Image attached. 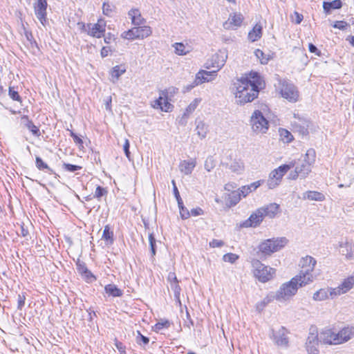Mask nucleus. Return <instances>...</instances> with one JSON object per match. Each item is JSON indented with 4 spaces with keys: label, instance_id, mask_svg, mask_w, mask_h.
<instances>
[{
    "label": "nucleus",
    "instance_id": "obj_1",
    "mask_svg": "<svg viewBox=\"0 0 354 354\" xmlns=\"http://www.w3.org/2000/svg\"><path fill=\"white\" fill-rule=\"evenodd\" d=\"M263 80L257 72H251L248 77L237 79L232 87L236 103L243 105L258 97Z\"/></svg>",
    "mask_w": 354,
    "mask_h": 354
},
{
    "label": "nucleus",
    "instance_id": "obj_2",
    "mask_svg": "<svg viewBox=\"0 0 354 354\" xmlns=\"http://www.w3.org/2000/svg\"><path fill=\"white\" fill-rule=\"evenodd\" d=\"M316 153L313 149L307 150L304 159L293 160L288 164H294V171L289 174V178L296 180L298 178H306L311 172L312 165L315 162Z\"/></svg>",
    "mask_w": 354,
    "mask_h": 354
},
{
    "label": "nucleus",
    "instance_id": "obj_3",
    "mask_svg": "<svg viewBox=\"0 0 354 354\" xmlns=\"http://www.w3.org/2000/svg\"><path fill=\"white\" fill-rule=\"evenodd\" d=\"M316 263L317 261L311 256L307 255L301 259L299 261L301 270L299 274L296 275L301 279L300 286H305L314 281L315 277L313 276L312 272L314 270Z\"/></svg>",
    "mask_w": 354,
    "mask_h": 354
},
{
    "label": "nucleus",
    "instance_id": "obj_4",
    "mask_svg": "<svg viewBox=\"0 0 354 354\" xmlns=\"http://www.w3.org/2000/svg\"><path fill=\"white\" fill-rule=\"evenodd\" d=\"M300 283L301 279L294 277L290 281L280 286L279 289L274 293V297L280 302L289 300L296 295L299 287H301Z\"/></svg>",
    "mask_w": 354,
    "mask_h": 354
},
{
    "label": "nucleus",
    "instance_id": "obj_5",
    "mask_svg": "<svg viewBox=\"0 0 354 354\" xmlns=\"http://www.w3.org/2000/svg\"><path fill=\"white\" fill-rule=\"evenodd\" d=\"M288 243L285 237L266 239L259 245V250L263 256H270L282 249Z\"/></svg>",
    "mask_w": 354,
    "mask_h": 354
},
{
    "label": "nucleus",
    "instance_id": "obj_6",
    "mask_svg": "<svg viewBox=\"0 0 354 354\" xmlns=\"http://www.w3.org/2000/svg\"><path fill=\"white\" fill-rule=\"evenodd\" d=\"M254 277L262 283L272 279L275 274V270L263 264L259 260L254 259L252 261Z\"/></svg>",
    "mask_w": 354,
    "mask_h": 354
},
{
    "label": "nucleus",
    "instance_id": "obj_7",
    "mask_svg": "<svg viewBox=\"0 0 354 354\" xmlns=\"http://www.w3.org/2000/svg\"><path fill=\"white\" fill-rule=\"evenodd\" d=\"M279 90L281 96L290 102H296L299 99V91L297 87L286 80H278Z\"/></svg>",
    "mask_w": 354,
    "mask_h": 354
},
{
    "label": "nucleus",
    "instance_id": "obj_8",
    "mask_svg": "<svg viewBox=\"0 0 354 354\" xmlns=\"http://www.w3.org/2000/svg\"><path fill=\"white\" fill-rule=\"evenodd\" d=\"M252 129L256 133H266L269 129V122L259 110H255L250 118Z\"/></svg>",
    "mask_w": 354,
    "mask_h": 354
},
{
    "label": "nucleus",
    "instance_id": "obj_9",
    "mask_svg": "<svg viewBox=\"0 0 354 354\" xmlns=\"http://www.w3.org/2000/svg\"><path fill=\"white\" fill-rule=\"evenodd\" d=\"M294 164H284L274 169L269 175L267 185L269 189H274L279 185L285 174L293 167Z\"/></svg>",
    "mask_w": 354,
    "mask_h": 354
},
{
    "label": "nucleus",
    "instance_id": "obj_10",
    "mask_svg": "<svg viewBox=\"0 0 354 354\" xmlns=\"http://www.w3.org/2000/svg\"><path fill=\"white\" fill-rule=\"evenodd\" d=\"M152 30L150 26H144L134 27L127 31H124L122 34V37L129 40L135 39H144L150 36Z\"/></svg>",
    "mask_w": 354,
    "mask_h": 354
},
{
    "label": "nucleus",
    "instance_id": "obj_11",
    "mask_svg": "<svg viewBox=\"0 0 354 354\" xmlns=\"http://www.w3.org/2000/svg\"><path fill=\"white\" fill-rule=\"evenodd\" d=\"M216 71L214 70L212 71H206L204 70L200 71L198 73H196L194 82L192 84L186 86V90L191 91L195 86L203 82H208L212 81L216 76Z\"/></svg>",
    "mask_w": 354,
    "mask_h": 354
},
{
    "label": "nucleus",
    "instance_id": "obj_12",
    "mask_svg": "<svg viewBox=\"0 0 354 354\" xmlns=\"http://www.w3.org/2000/svg\"><path fill=\"white\" fill-rule=\"evenodd\" d=\"M286 333L287 331L286 328L281 326L278 330L271 329L270 337L278 346L286 348L288 346L289 343Z\"/></svg>",
    "mask_w": 354,
    "mask_h": 354
},
{
    "label": "nucleus",
    "instance_id": "obj_13",
    "mask_svg": "<svg viewBox=\"0 0 354 354\" xmlns=\"http://www.w3.org/2000/svg\"><path fill=\"white\" fill-rule=\"evenodd\" d=\"M227 58V55L224 51H219L212 55L211 59L208 60L206 63V68H215L218 72L225 64Z\"/></svg>",
    "mask_w": 354,
    "mask_h": 354
},
{
    "label": "nucleus",
    "instance_id": "obj_14",
    "mask_svg": "<svg viewBox=\"0 0 354 354\" xmlns=\"http://www.w3.org/2000/svg\"><path fill=\"white\" fill-rule=\"evenodd\" d=\"M262 211L264 212L262 209H257L248 219L241 223V227L247 228L256 227L259 226L265 218Z\"/></svg>",
    "mask_w": 354,
    "mask_h": 354
},
{
    "label": "nucleus",
    "instance_id": "obj_15",
    "mask_svg": "<svg viewBox=\"0 0 354 354\" xmlns=\"http://www.w3.org/2000/svg\"><path fill=\"white\" fill-rule=\"evenodd\" d=\"M105 23L102 19L98 20L96 24H88L87 34L93 37L101 38L105 32Z\"/></svg>",
    "mask_w": 354,
    "mask_h": 354
},
{
    "label": "nucleus",
    "instance_id": "obj_16",
    "mask_svg": "<svg viewBox=\"0 0 354 354\" xmlns=\"http://www.w3.org/2000/svg\"><path fill=\"white\" fill-rule=\"evenodd\" d=\"M47 6V0H37L34 6L35 15L43 25L46 21Z\"/></svg>",
    "mask_w": 354,
    "mask_h": 354
},
{
    "label": "nucleus",
    "instance_id": "obj_17",
    "mask_svg": "<svg viewBox=\"0 0 354 354\" xmlns=\"http://www.w3.org/2000/svg\"><path fill=\"white\" fill-rule=\"evenodd\" d=\"M243 20V16L241 13H233L230 15L227 21H225L223 26L226 30L233 29L234 27H239Z\"/></svg>",
    "mask_w": 354,
    "mask_h": 354
},
{
    "label": "nucleus",
    "instance_id": "obj_18",
    "mask_svg": "<svg viewBox=\"0 0 354 354\" xmlns=\"http://www.w3.org/2000/svg\"><path fill=\"white\" fill-rule=\"evenodd\" d=\"M338 335L331 329L325 330L320 334V340L324 344L334 345L339 344V341H338Z\"/></svg>",
    "mask_w": 354,
    "mask_h": 354
},
{
    "label": "nucleus",
    "instance_id": "obj_19",
    "mask_svg": "<svg viewBox=\"0 0 354 354\" xmlns=\"http://www.w3.org/2000/svg\"><path fill=\"white\" fill-rule=\"evenodd\" d=\"M77 270L78 273L87 281L92 282L95 280V276L92 274V272L87 268L86 263L77 260L76 262Z\"/></svg>",
    "mask_w": 354,
    "mask_h": 354
},
{
    "label": "nucleus",
    "instance_id": "obj_20",
    "mask_svg": "<svg viewBox=\"0 0 354 354\" xmlns=\"http://www.w3.org/2000/svg\"><path fill=\"white\" fill-rule=\"evenodd\" d=\"M21 124L28 129L35 136L39 137L41 135L38 127L34 124L32 121L29 119L28 115H23L21 118Z\"/></svg>",
    "mask_w": 354,
    "mask_h": 354
},
{
    "label": "nucleus",
    "instance_id": "obj_21",
    "mask_svg": "<svg viewBox=\"0 0 354 354\" xmlns=\"http://www.w3.org/2000/svg\"><path fill=\"white\" fill-rule=\"evenodd\" d=\"M196 165V160L195 158H191L187 160L181 161L179 165V169L184 174L189 175L192 174Z\"/></svg>",
    "mask_w": 354,
    "mask_h": 354
},
{
    "label": "nucleus",
    "instance_id": "obj_22",
    "mask_svg": "<svg viewBox=\"0 0 354 354\" xmlns=\"http://www.w3.org/2000/svg\"><path fill=\"white\" fill-rule=\"evenodd\" d=\"M338 335V341L339 344L348 342L353 336H354V327L347 326L343 328L341 330L337 333Z\"/></svg>",
    "mask_w": 354,
    "mask_h": 354
},
{
    "label": "nucleus",
    "instance_id": "obj_23",
    "mask_svg": "<svg viewBox=\"0 0 354 354\" xmlns=\"http://www.w3.org/2000/svg\"><path fill=\"white\" fill-rule=\"evenodd\" d=\"M128 15L131 18L132 24L135 26H140L143 24L145 21L140 10L137 8L130 10L128 12Z\"/></svg>",
    "mask_w": 354,
    "mask_h": 354
},
{
    "label": "nucleus",
    "instance_id": "obj_24",
    "mask_svg": "<svg viewBox=\"0 0 354 354\" xmlns=\"http://www.w3.org/2000/svg\"><path fill=\"white\" fill-rule=\"evenodd\" d=\"M319 343V338L317 333L310 332L308 336L306 348L307 352H313V348H317Z\"/></svg>",
    "mask_w": 354,
    "mask_h": 354
},
{
    "label": "nucleus",
    "instance_id": "obj_25",
    "mask_svg": "<svg viewBox=\"0 0 354 354\" xmlns=\"http://www.w3.org/2000/svg\"><path fill=\"white\" fill-rule=\"evenodd\" d=\"M162 95L166 97V94L162 93ZM153 106L156 109H160L162 111L168 112L169 111L171 104L167 101V97L160 96L158 99L155 100Z\"/></svg>",
    "mask_w": 354,
    "mask_h": 354
},
{
    "label": "nucleus",
    "instance_id": "obj_26",
    "mask_svg": "<svg viewBox=\"0 0 354 354\" xmlns=\"http://www.w3.org/2000/svg\"><path fill=\"white\" fill-rule=\"evenodd\" d=\"M264 210L262 211L264 217L268 216L270 218H274L279 212V206L277 203H270L266 206L260 207Z\"/></svg>",
    "mask_w": 354,
    "mask_h": 354
},
{
    "label": "nucleus",
    "instance_id": "obj_27",
    "mask_svg": "<svg viewBox=\"0 0 354 354\" xmlns=\"http://www.w3.org/2000/svg\"><path fill=\"white\" fill-rule=\"evenodd\" d=\"M342 7L341 0H333L332 1H324L323 9L326 14L328 15L332 10L340 9Z\"/></svg>",
    "mask_w": 354,
    "mask_h": 354
},
{
    "label": "nucleus",
    "instance_id": "obj_28",
    "mask_svg": "<svg viewBox=\"0 0 354 354\" xmlns=\"http://www.w3.org/2000/svg\"><path fill=\"white\" fill-rule=\"evenodd\" d=\"M303 198L310 201H323L325 199L324 195L316 191H307L303 194Z\"/></svg>",
    "mask_w": 354,
    "mask_h": 354
},
{
    "label": "nucleus",
    "instance_id": "obj_29",
    "mask_svg": "<svg viewBox=\"0 0 354 354\" xmlns=\"http://www.w3.org/2000/svg\"><path fill=\"white\" fill-rule=\"evenodd\" d=\"M262 36V26L257 24L248 33V39L254 42L259 40Z\"/></svg>",
    "mask_w": 354,
    "mask_h": 354
},
{
    "label": "nucleus",
    "instance_id": "obj_30",
    "mask_svg": "<svg viewBox=\"0 0 354 354\" xmlns=\"http://www.w3.org/2000/svg\"><path fill=\"white\" fill-rule=\"evenodd\" d=\"M102 239L105 241L106 245H112L114 242V234L109 225L104 226Z\"/></svg>",
    "mask_w": 354,
    "mask_h": 354
},
{
    "label": "nucleus",
    "instance_id": "obj_31",
    "mask_svg": "<svg viewBox=\"0 0 354 354\" xmlns=\"http://www.w3.org/2000/svg\"><path fill=\"white\" fill-rule=\"evenodd\" d=\"M104 290L109 295L114 297H121L123 295L122 290L118 288L115 284H108L105 286Z\"/></svg>",
    "mask_w": 354,
    "mask_h": 354
},
{
    "label": "nucleus",
    "instance_id": "obj_32",
    "mask_svg": "<svg viewBox=\"0 0 354 354\" xmlns=\"http://www.w3.org/2000/svg\"><path fill=\"white\" fill-rule=\"evenodd\" d=\"M328 292V288H321L313 294V299L317 301L326 300L329 298Z\"/></svg>",
    "mask_w": 354,
    "mask_h": 354
},
{
    "label": "nucleus",
    "instance_id": "obj_33",
    "mask_svg": "<svg viewBox=\"0 0 354 354\" xmlns=\"http://www.w3.org/2000/svg\"><path fill=\"white\" fill-rule=\"evenodd\" d=\"M232 172L241 174L244 170V164L241 160H234L230 165H227Z\"/></svg>",
    "mask_w": 354,
    "mask_h": 354
},
{
    "label": "nucleus",
    "instance_id": "obj_34",
    "mask_svg": "<svg viewBox=\"0 0 354 354\" xmlns=\"http://www.w3.org/2000/svg\"><path fill=\"white\" fill-rule=\"evenodd\" d=\"M274 299H275V297H274V293H270L267 297H266L262 301L257 304V310L259 313L263 311L265 307Z\"/></svg>",
    "mask_w": 354,
    "mask_h": 354
},
{
    "label": "nucleus",
    "instance_id": "obj_35",
    "mask_svg": "<svg viewBox=\"0 0 354 354\" xmlns=\"http://www.w3.org/2000/svg\"><path fill=\"white\" fill-rule=\"evenodd\" d=\"M292 127L296 131L302 136H307L308 134L309 124L308 122H303L301 124H292Z\"/></svg>",
    "mask_w": 354,
    "mask_h": 354
},
{
    "label": "nucleus",
    "instance_id": "obj_36",
    "mask_svg": "<svg viewBox=\"0 0 354 354\" xmlns=\"http://www.w3.org/2000/svg\"><path fill=\"white\" fill-rule=\"evenodd\" d=\"M339 286L345 293L349 291L354 286V276H350L345 279Z\"/></svg>",
    "mask_w": 354,
    "mask_h": 354
},
{
    "label": "nucleus",
    "instance_id": "obj_37",
    "mask_svg": "<svg viewBox=\"0 0 354 354\" xmlns=\"http://www.w3.org/2000/svg\"><path fill=\"white\" fill-rule=\"evenodd\" d=\"M241 198V192L236 190L231 192V194L228 195L227 201L230 206H234L240 201Z\"/></svg>",
    "mask_w": 354,
    "mask_h": 354
},
{
    "label": "nucleus",
    "instance_id": "obj_38",
    "mask_svg": "<svg viewBox=\"0 0 354 354\" xmlns=\"http://www.w3.org/2000/svg\"><path fill=\"white\" fill-rule=\"evenodd\" d=\"M196 130L197 131L198 136L201 139H203L207 136V133L208 131V128H207V126L203 121H199L197 123Z\"/></svg>",
    "mask_w": 354,
    "mask_h": 354
},
{
    "label": "nucleus",
    "instance_id": "obj_39",
    "mask_svg": "<svg viewBox=\"0 0 354 354\" xmlns=\"http://www.w3.org/2000/svg\"><path fill=\"white\" fill-rule=\"evenodd\" d=\"M175 53L178 55H185L189 53V47L186 46L183 43H175L174 45Z\"/></svg>",
    "mask_w": 354,
    "mask_h": 354
},
{
    "label": "nucleus",
    "instance_id": "obj_40",
    "mask_svg": "<svg viewBox=\"0 0 354 354\" xmlns=\"http://www.w3.org/2000/svg\"><path fill=\"white\" fill-rule=\"evenodd\" d=\"M254 55L257 59L260 60L261 64H267L268 62L272 59L270 55H266L261 50L257 49L254 51Z\"/></svg>",
    "mask_w": 354,
    "mask_h": 354
},
{
    "label": "nucleus",
    "instance_id": "obj_41",
    "mask_svg": "<svg viewBox=\"0 0 354 354\" xmlns=\"http://www.w3.org/2000/svg\"><path fill=\"white\" fill-rule=\"evenodd\" d=\"M178 281L175 282H171L170 286L171 290L174 292V296L175 298V300L179 304V305H181L180 299V291L181 288L178 284Z\"/></svg>",
    "mask_w": 354,
    "mask_h": 354
},
{
    "label": "nucleus",
    "instance_id": "obj_42",
    "mask_svg": "<svg viewBox=\"0 0 354 354\" xmlns=\"http://www.w3.org/2000/svg\"><path fill=\"white\" fill-rule=\"evenodd\" d=\"M279 136L283 142L289 143L294 139L292 133L285 129H279Z\"/></svg>",
    "mask_w": 354,
    "mask_h": 354
},
{
    "label": "nucleus",
    "instance_id": "obj_43",
    "mask_svg": "<svg viewBox=\"0 0 354 354\" xmlns=\"http://www.w3.org/2000/svg\"><path fill=\"white\" fill-rule=\"evenodd\" d=\"M35 163H36V167L38 168V169H39V170L47 169L48 171L50 174H55L54 171L51 168H50L48 167V165L46 162H44L40 157H39V156L36 157Z\"/></svg>",
    "mask_w": 354,
    "mask_h": 354
},
{
    "label": "nucleus",
    "instance_id": "obj_44",
    "mask_svg": "<svg viewBox=\"0 0 354 354\" xmlns=\"http://www.w3.org/2000/svg\"><path fill=\"white\" fill-rule=\"evenodd\" d=\"M115 6L109 2H104L102 5V12L107 17H111L115 12Z\"/></svg>",
    "mask_w": 354,
    "mask_h": 354
},
{
    "label": "nucleus",
    "instance_id": "obj_45",
    "mask_svg": "<svg viewBox=\"0 0 354 354\" xmlns=\"http://www.w3.org/2000/svg\"><path fill=\"white\" fill-rule=\"evenodd\" d=\"M125 71L126 69L124 68H122L120 66H115L111 70V76L117 80Z\"/></svg>",
    "mask_w": 354,
    "mask_h": 354
},
{
    "label": "nucleus",
    "instance_id": "obj_46",
    "mask_svg": "<svg viewBox=\"0 0 354 354\" xmlns=\"http://www.w3.org/2000/svg\"><path fill=\"white\" fill-rule=\"evenodd\" d=\"M200 102H201V99H198V98L194 99L186 108L185 112L189 115H191L194 111V110L196 109V107L198 106Z\"/></svg>",
    "mask_w": 354,
    "mask_h": 354
},
{
    "label": "nucleus",
    "instance_id": "obj_47",
    "mask_svg": "<svg viewBox=\"0 0 354 354\" xmlns=\"http://www.w3.org/2000/svg\"><path fill=\"white\" fill-rule=\"evenodd\" d=\"M215 160L212 156H209L205 161L204 167L207 171H211L215 167Z\"/></svg>",
    "mask_w": 354,
    "mask_h": 354
},
{
    "label": "nucleus",
    "instance_id": "obj_48",
    "mask_svg": "<svg viewBox=\"0 0 354 354\" xmlns=\"http://www.w3.org/2000/svg\"><path fill=\"white\" fill-rule=\"evenodd\" d=\"M107 194H108L107 189L106 188L99 185L96 187L93 197L100 200L101 197H102L104 196H106Z\"/></svg>",
    "mask_w": 354,
    "mask_h": 354
},
{
    "label": "nucleus",
    "instance_id": "obj_49",
    "mask_svg": "<svg viewBox=\"0 0 354 354\" xmlns=\"http://www.w3.org/2000/svg\"><path fill=\"white\" fill-rule=\"evenodd\" d=\"M332 26L340 30H346L348 28L350 27V25L345 21H335Z\"/></svg>",
    "mask_w": 354,
    "mask_h": 354
},
{
    "label": "nucleus",
    "instance_id": "obj_50",
    "mask_svg": "<svg viewBox=\"0 0 354 354\" xmlns=\"http://www.w3.org/2000/svg\"><path fill=\"white\" fill-rule=\"evenodd\" d=\"M341 287L339 286H337V288H328V294H329V297H330L332 299H333L334 297H337V296H339V295H341L342 294H344L345 292L343 291V290L340 289Z\"/></svg>",
    "mask_w": 354,
    "mask_h": 354
},
{
    "label": "nucleus",
    "instance_id": "obj_51",
    "mask_svg": "<svg viewBox=\"0 0 354 354\" xmlns=\"http://www.w3.org/2000/svg\"><path fill=\"white\" fill-rule=\"evenodd\" d=\"M149 245H150L151 255L153 257L156 255V239H155L153 233L149 234Z\"/></svg>",
    "mask_w": 354,
    "mask_h": 354
},
{
    "label": "nucleus",
    "instance_id": "obj_52",
    "mask_svg": "<svg viewBox=\"0 0 354 354\" xmlns=\"http://www.w3.org/2000/svg\"><path fill=\"white\" fill-rule=\"evenodd\" d=\"M239 259V256L234 253H227L223 255V260L225 262L234 263Z\"/></svg>",
    "mask_w": 354,
    "mask_h": 354
},
{
    "label": "nucleus",
    "instance_id": "obj_53",
    "mask_svg": "<svg viewBox=\"0 0 354 354\" xmlns=\"http://www.w3.org/2000/svg\"><path fill=\"white\" fill-rule=\"evenodd\" d=\"M24 35L27 39V41L30 43L31 47L36 46L37 47V44L36 41L34 39L33 35L32 32L29 30H24Z\"/></svg>",
    "mask_w": 354,
    "mask_h": 354
},
{
    "label": "nucleus",
    "instance_id": "obj_54",
    "mask_svg": "<svg viewBox=\"0 0 354 354\" xmlns=\"http://www.w3.org/2000/svg\"><path fill=\"white\" fill-rule=\"evenodd\" d=\"M63 169L67 171L75 172L77 170H80L82 169V167L76 165H72L70 163H64Z\"/></svg>",
    "mask_w": 354,
    "mask_h": 354
},
{
    "label": "nucleus",
    "instance_id": "obj_55",
    "mask_svg": "<svg viewBox=\"0 0 354 354\" xmlns=\"http://www.w3.org/2000/svg\"><path fill=\"white\" fill-rule=\"evenodd\" d=\"M8 95L12 100L17 102H21V97L18 91H15L12 87H9Z\"/></svg>",
    "mask_w": 354,
    "mask_h": 354
},
{
    "label": "nucleus",
    "instance_id": "obj_56",
    "mask_svg": "<svg viewBox=\"0 0 354 354\" xmlns=\"http://www.w3.org/2000/svg\"><path fill=\"white\" fill-rule=\"evenodd\" d=\"M136 342L138 344H141V342H142L144 345H147L149 342V337L142 335L140 331H138V336L136 337Z\"/></svg>",
    "mask_w": 354,
    "mask_h": 354
},
{
    "label": "nucleus",
    "instance_id": "obj_57",
    "mask_svg": "<svg viewBox=\"0 0 354 354\" xmlns=\"http://www.w3.org/2000/svg\"><path fill=\"white\" fill-rule=\"evenodd\" d=\"M170 326V322L168 320H164L158 322L156 325L155 327L157 330H161L164 328H168Z\"/></svg>",
    "mask_w": 354,
    "mask_h": 354
},
{
    "label": "nucleus",
    "instance_id": "obj_58",
    "mask_svg": "<svg viewBox=\"0 0 354 354\" xmlns=\"http://www.w3.org/2000/svg\"><path fill=\"white\" fill-rule=\"evenodd\" d=\"M189 115H190L184 112L183 115L177 119L178 124L180 126H185L187 124V119L189 118Z\"/></svg>",
    "mask_w": 354,
    "mask_h": 354
},
{
    "label": "nucleus",
    "instance_id": "obj_59",
    "mask_svg": "<svg viewBox=\"0 0 354 354\" xmlns=\"http://www.w3.org/2000/svg\"><path fill=\"white\" fill-rule=\"evenodd\" d=\"M70 131V136L73 138V141L77 145H79L80 146H82L83 141L77 135L75 134L73 131L68 130Z\"/></svg>",
    "mask_w": 354,
    "mask_h": 354
},
{
    "label": "nucleus",
    "instance_id": "obj_60",
    "mask_svg": "<svg viewBox=\"0 0 354 354\" xmlns=\"http://www.w3.org/2000/svg\"><path fill=\"white\" fill-rule=\"evenodd\" d=\"M238 191L241 192V195L243 197L247 196L251 192V188H250L249 185L242 186L241 188L238 189Z\"/></svg>",
    "mask_w": 354,
    "mask_h": 354
},
{
    "label": "nucleus",
    "instance_id": "obj_61",
    "mask_svg": "<svg viewBox=\"0 0 354 354\" xmlns=\"http://www.w3.org/2000/svg\"><path fill=\"white\" fill-rule=\"evenodd\" d=\"M26 297L24 294L18 295L17 308L21 310L25 305Z\"/></svg>",
    "mask_w": 354,
    "mask_h": 354
},
{
    "label": "nucleus",
    "instance_id": "obj_62",
    "mask_svg": "<svg viewBox=\"0 0 354 354\" xmlns=\"http://www.w3.org/2000/svg\"><path fill=\"white\" fill-rule=\"evenodd\" d=\"M130 144L128 140H126L123 146L124 151L127 158L131 160V153L129 151Z\"/></svg>",
    "mask_w": 354,
    "mask_h": 354
},
{
    "label": "nucleus",
    "instance_id": "obj_63",
    "mask_svg": "<svg viewBox=\"0 0 354 354\" xmlns=\"http://www.w3.org/2000/svg\"><path fill=\"white\" fill-rule=\"evenodd\" d=\"M224 245V242L221 240L213 239L209 242V246L211 248H220Z\"/></svg>",
    "mask_w": 354,
    "mask_h": 354
},
{
    "label": "nucleus",
    "instance_id": "obj_64",
    "mask_svg": "<svg viewBox=\"0 0 354 354\" xmlns=\"http://www.w3.org/2000/svg\"><path fill=\"white\" fill-rule=\"evenodd\" d=\"M180 210V214L183 219H187L190 216V212L189 210L185 207L181 208Z\"/></svg>",
    "mask_w": 354,
    "mask_h": 354
}]
</instances>
